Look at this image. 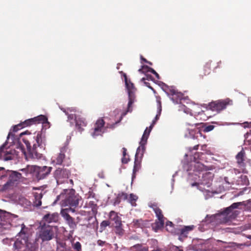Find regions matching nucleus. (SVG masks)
<instances>
[{"mask_svg": "<svg viewBox=\"0 0 251 251\" xmlns=\"http://www.w3.org/2000/svg\"><path fill=\"white\" fill-rule=\"evenodd\" d=\"M23 142L25 144L28 151V154H26L24 152L26 159H39L42 156V154L38 152V148L40 149H45L46 146V139L43 137L42 134L38 132L32 139L29 137L23 138L22 139Z\"/></svg>", "mask_w": 251, "mask_h": 251, "instance_id": "obj_1", "label": "nucleus"}, {"mask_svg": "<svg viewBox=\"0 0 251 251\" xmlns=\"http://www.w3.org/2000/svg\"><path fill=\"white\" fill-rule=\"evenodd\" d=\"M242 204V202H235L232 203L229 207H227L225 210L220 214H217L215 215H212L209 217L206 216V221L210 219V222L213 220L217 221L219 224H226L230 221V216L228 215L233 209L237 208L240 205Z\"/></svg>", "mask_w": 251, "mask_h": 251, "instance_id": "obj_2", "label": "nucleus"}, {"mask_svg": "<svg viewBox=\"0 0 251 251\" xmlns=\"http://www.w3.org/2000/svg\"><path fill=\"white\" fill-rule=\"evenodd\" d=\"M66 193L65 199L62 201V205L64 206H69V211L75 212L76 208L79 203V201L81 200V197L78 194L75 193L74 189H71L68 191Z\"/></svg>", "mask_w": 251, "mask_h": 251, "instance_id": "obj_3", "label": "nucleus"}, {"mask_svg": "<svg viewBox=\"0 0 251 251\" xmlns=\"http://www.w3.org/2000/svg\"><path fill=\"white\" fill-rule=\"evenodd\" d=\"M41 123L45 126H49L50 123L48 121V118L46 116L40 115L37 117H34L25 121L24 122L15 126L13 127V131L16 132L19 129H22L27 126H31L33 124Z\"/></svg>", "mask_w": 251, "mask_h": 251, "instance_id": "obj_4", "label": "nucleus"}, {"mask_svg": "<svg viewBox=\"0 0 251 251\" xmlns=\"http://www.w3.org/2000/svg\"><path fill=\"white\" fill-rule=\"evenodd\" d=\"M14 248L18 251H26L27 249L30 251H35L37 249L35 244L28 242L27 238H22L19 236L14 242Z\"/></svg>", "mask_w": 251, "mask_h": 251, "instance_id": "obj_5", "label": "nucleus"}, {"mask_svg": "<svg viewBox=\"0 0 251 251\" xmlns=\"http://www.w3.org/2000/svg\"><path fill=\"white\" fill-rule=\"evenodd\" d=\"M56 231V228L55 226L44 224L41 227L39 237L43 241L50 240L53 238Z\"/></svg>", "mask_w": 251, "mask_h": 251, "instance_id": "obj_6", "label": "nucleus"}, {"mask_svg": "<svg viewBox=\"0 0 251 251\" xmlns=\"http://www.w3.org/2000/svg\"><path fill=\"white\" fill-rule=\"evenodd\" d=\"M232 104V100L229 98L225 100H219L210 102L208 105V108L212 111L219 113L224 110L228 105Z\"/></svg>", "mask_w": 251, "mask_h": 251, "instance_id": "obj_7", "label": "nucleus"}, {"mask_svg": "<svg viewBox=\"0 0 251 251\" xmlns=\"http://www.w3.org/2000/svg\"><path fill=\"white\" fill-rule=\"evenodd\" d=\"M8 180L3 185L4 190L8 189L16 185L22 178V174L18 172L10 171L8 173Z\"/></svg>", "mask_w": 251, "mask_h": 251, "instance_id": "obj_8", "label": "nucleus"}, {"mask_svg": "<svg viewBox=\"0 0 251 251\" xmlns=\"http://www.w3.org/2000/svg\"><path fill=\"white\" fill-rule=\"evenodd\" d=\"M53 175L58 184H63L68 182L70 172L66 169L58 168L54 171Z\"/></svg>", "mask_w": 251, "mask_h": 251, "instance_id": "obj_9", "label": "nucleus"}, {"mask_svg": "<svg viewBox=\"0 0 251 251\" xmlns=\"http://www.w3.org/2000/svg\"><path fill=\"white\" fill-rule=\"evenodd\" d=\"M125 80L126 88L128 90V107H127V111H131L130 108L132 107V105L135 99V95H134V84L130 82L127 81V78L126 75L124 74Z\"/></svg>", "mask_w": 251, "mask_h": 251, "instance_id": "obj_10", "label": "nucleus"}, {"mask_svg": "<svg viewBox=\"0 0 251 251\" xmlns=\"http://www.w3.org/2000/svg\"><path fill=\"white\" fill-rule=\"evenodd\" d=\"M52 167L48 166H37L34 167V170L36 174V176L38 179H44L50 173Z\"/></svg>", "mask_w": 251, "mask_h": 251, "instance_id": "obj_11", "label": "nucleus"}, {"mask_svg": "<svg viewBox=\"0 0 251 251\" xmlns=\"http://www.w3.org/2000/svg\"><path fill=\"white\" fill-rule=\"evenodd\" d=\"M69 209H63L61 211V214L66 223L69 226L70 228L74 231L76 228L77 222L75 221V219L71 217L69 214Z\"/></svg>", "mask_w": 251, "mask_h": 251, "instance_id": "obj_12", "label": "nucleus"}, {"mask_svg": "<svg viewBox=\"0 0 251 251\" xmlns=\"http://www.w3.org/2000/svg\"><path fill=\"white\" fill-rule=\"evenodd\" d=\"M145 150H143L141 146L139 147L136 151V152L135 156L134 165L133 169V174H135L140 168L141 166V160H139V157L141 158L144 154V152Z\"/></svg>", "mask_w": 251, "mask_h": 251, "instance_id": "obj_13", "label": "nucleus"}, {"mask_svg": "<svg viewBox=\"0 0 251 251\" xmlns=\"http://www.w3.org/2000/svg\"><path fill=\"white\" fill-rule=\"evenodd\" d=\"M245 152L244 151H240L236 156V162L238 167L242 170V173H247L246 163H245Z\"/></svg>", "mask_w": 251, "mask_h": 251, "instance_id": "obj_14", "label": "nucleus"}, {"mask_svg": "<svg viewBox=\"0 0 251 251\" xmlns=\"http://www.w3.org/2000/svg\"><path fill=\"white\" fill-rule=\"evenodd\" d=\"M241 172H242V170L240 171L237 169H233L229 170L227 173V176H225L224 178L225 181L227 184H233L235 182L234 176Z\"/></svg>", "mask_w": 251, "mask_h": 251, "instance_id": "obj_15", "label": "nucleus"}, {"mask_svg": "<svg viewBox=\"0 0 251 251\" xmlns=\"http://www.w3.org/2000/svg\"><path fill=\"white\" fill-rule=\"evenodd\" d=\"M104 124L105 122L102 119L97 120V122L95 124L93 131L92 132L91 135L93 137L100 135Z\"/></svg>", "mask_w": 251, "mask_h": 251, "instance_id": "obj_16", "label": "nucleus"}, {"mask_svg": "<svg viewBox=\"0 0 251 251\" xmlns=\"http://www.w3.org/2000/svg\"><path fill=\"white\" fill-rule=\"evenodd\" d=\"M155 124V121H153L151 125L149 127V129L148 130V128H147L144 131V134L142 137L141 141L140 142V145L143 150H145V146L147 143V140L150 135V133L151 131V130Z\"/></svg>", "mask_w": 251, "mask_h": 251, "instance_id": "obj_17", "label": "nucleus"}, {"mask_svg": "<svg viewBox=\"0 0 251 251\" xmlns=\"http://www.w3.org/2000/svg\"><path fill=\"white\" fill-rule=\"evenodd\" d=\"M155 124V121H153L151 125L149 127V129L148 130V128H147L144 131V134L142 137L141 141L140 142V145L143 150H145V146L147 143V140L150 135V133L151 131V130Z\"/></svg>", "mask_w": 251, "mask_h": 251, "instance_id": "obj_18", "label": "nucleus"}, {"mask_svg": "<svg viewBox=\"0 0 251 251\" xmlns=\"http://www.w3.org/2000/svg\"><path fill=\"white\" fill-rule=\"evenodd\" d=\"M109 221L113 222V226L122 225L121 218L118 215V213L114 211H111L109 213Z\"/></svg>", "mask_w": 251, "mask_h": 251, "instance_id": "obj_19", "label": "nucleus"}, {"mask_svg": "<svg viewBox=\"0 0 251 251\" xmlns=\"http://www.w3.org/2000/svg\"><path fill=\"white\" fill-rule=\"evenodd\" d=\"M171 92V99L176 103H180L181 104V100H183V95L180 92H178L175 90H172Z\"/></svg>", "mask_w": 251, "mask_h": 251, "instance_id": "obj_20", "label": "nucleus"}, {"mask_svg": "<svg viewBox=\"0 0 251 251\" xmlns=\"http://www.w3.org/2000/svg\"><path fill=\"white\" fill-rule=\"evenodd\" d=\"M194 227V226H185L184 227L177 229V234L179 235V240H182V238L187 237L189 231L193 230Z\"/></svg>", "mask_w": 251, "mask_h": 251, "instance_id": "obj_21", "label": "nucleus"}, {"mask_svg": "<svg viewBox=\"0 0 251 251\" xmlns=\"http://www.w3.org/2000/svg\"><path fill=\"white\" fill-rule=\"evenodd\" d=\"M156 217L158 220V222H156V227L157 228H160L163 227L165 222V218L162 214V210L159 208L154 211Z\"/></svg>", "mask_w": 251, "mask_h": 251, "instance_id": "obj_22", "label": "nucleus"}, {"mask_svg": "<svg viewBox=\"0 0 251 251\" xmlns=\"http://www.w3.org/2000/svg\"><path fill=\"white\" fill-rule=\"evenodd\" d=\"M85 220L87 222V223L81 225L82 226H84L86 228H95L96 226H97L98 223L96 217L92 216H89L86 218Z\"/></svg>", "mask_w": 251, "mask_h": 251, "instance_id": "obj_23", "label": "nucleus"}, {"mask_svg": "<svg viewBox=\"0 0 251 251\" xmlns=\"http://www.w3.org/2000/svg\"><path fill=\"white\" fill-rule=\"evenodd\" d=\"M75 127L77 130L81 132L83 129L84 127L87 125V122L85 119L81 117L75 118Z\"/></svg>", "mask_w": 251, "mask_h": 251, "instance_id": "obj_24", "label": "nucleus"}, {"mask_svg": "<svg viewBox=\"0 0 251 251\" xmlns=\"http://www.w3.org/2000/svg\"><path fill=\"white\" fill-rule=\"evenodd\" d=\"M66 150L67 149L65 147L61 148L60 153L57 155L55 158L53 160V162L56 165H61L65 158V153Z\"/></svg>", "mask_w": 251, "mask_h": 251, "instance_id": "obj_25", "label": "nucleus"}, {"mask_svg": "<svg viewBox=\"0 0 251 251\" xmlns=\"http://www.w3.org/2000/svg\"><path fill=\"white\" fill-rule=\"evenodd\" d=\"M58 219V214L57 213L52 214L48 213L46 214L43 218L44 221L50 223L52 222H56Z\"/></svg>", "mask_w": 251, "mask_h": 251, "instance_id": "obj_26", "label": "nucleus"}, {"mask_svg": "<svg viewBox=\"0 0 251 251\" xmlns=\"http://www.w3.org/2000/svg\"><path fill=\"white\" fill-rule=\"evenodd\" d=\"M211 169V167L206 166L199 162H196L195 163L194 170L195 171L200 172L203 171H207V170Z\"/></svg>", "mask_w": 251, "mask_h": 251, "instance_id": "obj_27", "label": "nucleus"}, {"mask_svg": "<svg viewBox=\"0 0 251 251\" xmlns=\"http://www.w3.org/2000/svg\"><path fill=\"white\" fill-rule=\"evenodd\" d=\"M212 61H209L205 63L203 67V71L200 75V77L202 78L204 76L209 75L211 72V65Z\"/></svg>", "mask_w": 251, "mask_h": 251, "instance_id": "obj_28", "label": "nucleus"}, {"mask_svg": "<svg viewBox=\"0 0 251 251\" xmlns=\"http://www.w3.org/2000/svg\"><path fill=\"white\" fill-rule=\"evenodd\" d=\"M133 224L135 227L144 228L147 226L149 224V221L143 220L141 219L137 220H133Z\"/></svg>", "mask_w": 251, "mask_h": 251, "instance_id": "obj_29", "label": "nucleus"}, {"mask_svg": "<svg viewBox=\"0 0 251 251\" xmlns=\"http://www.w3.org/2000/svg\"><path fill=\"white\" fill-rule=\"evenodd\" d=\"M34 200L33 201L34 206L36 207H39L41 205L42 201L41 199L43 197V194L42 193H38L37 192H35L33 194Z\"/></svg>", "mask_w": 251, "mask_h": 251, "instance_id": "obj_30", "label": "nucleus"}, {"mask_svg": "<svg viewBox=\"0 0 251 251\" xmlns=\"http://www.w3.org/2000/svg\"><path fill=\"white\" fill-rule=\"evenodd\" d=\"M234 183L238 185H248L249 184V181L247 176L241 175L240 177L234 182Z\"/></svg>", "mask_w": 251, "mask_h": 251, "instance_id": "obj_31", "label": "nucleus"}, {"mask_svg": "<svg viewBox=\"0 0 251 251\" xmlns=\"http://www.w3.org/2000/svg\"><path fill=\"white\" fill-rule=\"evenodd\" d=\"M131 251H148V247L144 246L142 244H136L130 248Z\"/></svg>", "mask_w": 251, "mask_h": 251, "instance_id": "obj_32", "label": "nucleus"}, {"mask_svg": "<svg viewBox=\"0 0 251 251\" xmlns=\"http://www.w3.org/2000/svg\"><path fill=\"white\" fill-rule=\"evenodd\" d=\"M27 230L28 228H26L24 224H22L21 230L19 233V235L18 236H19L22 238H27L28 239L27 235Z\"/></svg>", "mask_w": 251, "mask_h": 251, "instance_id": "obj_33", "label": "nucleus"}, {"mask_svg": "<svg viewBox=\"0 0 251 251\" xmlns=\"http://www.w3.org/2000/svg\"><path fill=\"white\" fill-rule=\"evenodd\" d=\"M123 225L114 226L115 232L116 234L122 236L124 234V230L122 227Z\"/></svg>", "mask_w": 251, "mask_h": 251, "instance_id": "obj_34", "label": "nucleus"}, {"mask_svg": "<svg viewBox=\"0 0 251 251\" xmlns=\"http://www.w3.org/2000/svg\"><path fill=\"white\" fill-rule=\"evenodd\" d=\"M69 110H70V112H72V111L68 109L67 110H64L63 111L66 113V115H68V120L71 123L73 124V122L71 121L74 120L75 122V118H77L75 115L74 114H69Z\"/></svg>", "mask_w": 251, "mask_h": 251, "instance_id": "obj_35", "label": "nucleus"}, {"mask_svg": "<svg viewBox=\"0 0 251 251\" xmlns=\"http://www.w3.org/2000/svg\"><path fill=\"white\" fill-rule=\"evenodd\" d=\"M213 176V174L211 172H206L204 174L202 175V178L203 179V181L210 180L212 179Z\"/></svg>", "mask_w": 251, "mask_h": 251, "instance_id": "obj_36", "label": "nucleus"}, {"mask_svg": "<svg viewBox=\"0 0 251 251\" xmlns=\"http://www.w3.org/2000/svg\"><path fill=\"white\" fill-rule=\"evenodd\" d=\"M178 110L179 111H183L184 113L186 114H191V110L187 108L185 105L183 104H180L179 105V109Z\"/></svg>", "mask_w": 251, "mask_h": 251, "instance_id": "obj_37", "label": "nucleus"}, {"mask_svg": "<svg viewBox=\"0 0 251 251\" xmlns=\"http://www.w3.org/2000/svg\"><path fill=\"white\" fill-rule=\"evenodd\" d=\"M150 69L152 68L147 65H143L141 68L138 70V72L142 74H145L148 72H150Z\"/></svg>", "mask_w": 251, "mask_h": 251, "instance_id": "obj_38", "label": "nucleus"}, {"mask_svg": "<svg viewBox=\"0 0 251 251\" xmlns=\"http://www.w3.org/2000/svg\"><path fill=\"white\" fill-rule=\"evenodd\" d=\"M72 247L75 251H81V245L79 242L73 244Z\"/></svg>", "mask_w": 251, "mask_h": 251, "instance_id": "obj_39", "label": "nucleus"}, {"mask_svg": "<svg viewBox=\"0 0 251 251\" xmlns=\"http://www.w3.org/2000/svg\"><path fill=\"white\" fill-rule=\"evenodd\" d=\"M110 224V222L109 220H104L103 221L100 225V228L102 229V230L105 229V228L107 226H109Z\"/></svg>", "mask_w": 251, "mask_h": 251, "instance_id": "obj_40", "label": "nucleus"}, {"mask_svg": "<svg viewBox=\"0 0 251 251\" xmlns=\"http://www.w3.org/2000/svg\"><path fill=\"white\" fill-rule=\"evenodd\" d=\"M137 199L138 197L136 195H135L133 194H131L130 195L129 201L132 205H134V204L135 203V201Z\"/></svg>", "mask_w": 251, "mask_h": 251, "instance_id": "obj_41", "label": "nucleus"}, {"mask_svg": "<svg viewBox=\"0 0 251 251\" xmlns=\"http://www.w3.org/2000/svg\"><path fill=\"white\" fill-rule=\"evenodd\" d=\"M3 153H4V154L5 155L4 159H5V160H12L13 159V157H12V156L11 155V153H9L8 152V151H6L5 152L3 151Z\"/></svg>", "mask_w": 251, "mask_h": 251, "instance_id": "obj_42", "label": "nucleus"}, {"mask_svg": "<svg viewBox=\"0 0 251 251\" xmlns=\"http://www.w3.org/2000/svg\"><path fill=\"white\" fill-rule=\"evenodd\" d=\"M119 197L122 200H126L128 198V195L124 192H122L118 194Z\"/></svg>", "mask_w": 251, "mask_h": 251, "instance_id": "obj_43", "label": "nucleus"}, {"mask_svg": "<svg viewBox=\"0 0 251 251\" xmlns=\"http://www.w3.org/2000/svg\"><path fill=\"white\" fill-rule=\"evenodd\" d=\"M158 113L156 115V116L155 117V119L153 120V121H155V122L159 119L160 115V113H161V105L160 102H158Z\"/></svg>", "mask_w": 251, "mask_h": 251, "instance_id": "obj_44", "label": "nucleus"}, {"mask_svg": "<svg viewBox=\"0 0 251 251\" xmlns=\"http://www.w3.org/2000/svg\"><path fill=\"white\" fill-rule=\"evenodd\" d=\"M59 248L60 249H65L66 248H67L66 247V243L64 242H57V249Z\"/></svg>", "mask_w": 251, "mask_h": 251, "instance_id": "obj_45", "label": "nucleus"}, {"mask_svg": "<svg viewBox=\"0 0 251 251\" xmlns=\"http://www.w3.org/2000/svg\"><path fill=\"white\" fill-rule=\"evenodd\" d=\"M245 209L246 210L251 211V201L249 200L245 204Z\"/></svg>", "mask_w": 251, "mask_h": 251, "instance_id": "obj_46", "label": "nucleus"}, {"mask_svg": "<svg viewBox=\"0 0 251 251\" xmlns=\"http://www.w3.org/2000/svg\"><path fill=\"white\" fill-rule=\"evenodd\" d=\"M121 199L119 197V196L118 195L116 198L113 201V204L114 205H117L119 204L121 201Z\"/></svg>", "mask_w": 251, "mask_h": 251, "instance_id": "obj_47", "label": "nucleus"}, {"mask_svg": "<svg viewBox=\"0 0 251 251\" xmlns=\"http://www.w3.org/2000/svg\"><path fill=\"white\" fill-rule=\"evenodd\" d=\"M214 126L213 125H209L206 126L204 129V131L205 132H209L213 129Z\"/></svg>", "mask_w": 251, "mask_h": 251, "instance_id": "obj_48", "label": "nucleus"}, {"mask_svg": "<svg viewBox=\"0 0 251 251\" xmlns=\"http://www.w3.org/2000/svg\"><path fill=\"white\" fill-rule=\"evenodd\" d=\"M5 226L6 224L2 221V217L0 216V228H6V227Z\"/></svg>", "mask_w": 251, "mask_h": 251, "instance_id": "obj_49", "label": "nucleus"}, {"mask_svg": "<svg viewBox=\"0 0 251 251\" xmlns=\"http://www.w3.org/2000/svg\"><path fill=\"white\" fill-rule=\"evenodd\" d=\"M141 80L142 82H144V83L146 86H147L148 87L150 88L151 89H153V88L150 86V83L145 81L146 78L145 77L142 78Z\"/></svg>", "mask_w": 251, "mask_h": 251, "instance_id": "obj_50", "label": "nucleus"}, {"mask_svg": "<svg viewBox=\"0 0 251 251\" xmlns=\"http://www.w3.org/2000/svg\"><path fill=\"white\" fill-rule=\"evenodd\" d=\"M150 207H151V208H152V209L154 211V212L155 211V210H157V209H158L159 208L157 206V204H156V203H152V204H151L150 206Z\"/></svg>", "mask_w": 251, "mask_h": 251, "instance_id": "obj_51", "label": "nucleus"}, {"mask_svg": "<svg viewBox=\"0 0 251 251\" xmlns=\"http://www.w3.org/2000/svg\"><path fill=\"white\" fill-rule=\"evenodd\" d=\"M150 72L152 74H154L157 79H159V75L157 74V73L154 69H153L152 68V69H150Z\"/></svg>", "mask_w": 251, "mask_h": 251, "instance_id": "obj_52", "label": "nucleus"}, {"mask_svg": "<svg viewBox=\"0 0 251 251\" xmlns=\"http://www.w3.org/2000/svg\"><path fill=\"white\" fill-rule=\"evenodd\" d=\"M5 148V145H3L0 147V158L2 157L3 154V150Z\"/></svg>", "mask_w": 251, "mask_h": 251, "instance_id": "obj_53", "label": "nucleus"}, {"mask_svg": "<svg viewBox=\"0 0 251 251\" xmlns=\"http://www.w3.org/2000/svg\"><path fill=\"white\" fill-rule=\"evenodd\" d=\"M122 160V162L123 163L126 164V163H127L128 162L129 158H127L126 157V156H124V157H123Z\"/></svg>", "mask_w": 251, "mask_h": 251, "instance_id": "obj_54", "label": "nucleus"}, {"mask_svg": "<svg viewBox=\"0 0 251 251\" xmlns=\"http://www.w3.org/2000/svg\"><path fill=\"white\" fill-rule=\"evenodd\" d=\"M98 244L100 246H102L105 244V241H101L100 240H99L97 242Z\"/></svg>", "mask_w": 251, "mask_h": 251, "instance_id": "obj_55", "label": "nucleus"}, {"mask_svg": "<svg viewBox=\"0 0 251 251\" xmlns=\"http://www.w3.org/2000/svg\"><path fill=\"white\" fill-rule=\"evenodd\" d=\"M21 171L23 172L25 175L28 173V170L27 168H24L20 170Z\"/></svg>", "mask_w": 251, "mask_h": 251, "instance_id": "obj_56", "label": "nucleus"}, {"mask_svg": "<svg viewBox=\"0 0 251 251\" xmlns=\"http://www.w3.org/2000/svg\"><path fill=\"white\" fill-rule=\"evenodd\" d=\"M57 251H72L70 248L60 249L58 248Z\"/></svg>", "mask_w": 251, "mask_h": 251, "instance_id": "obj_57", "label": "nucleus"}, {"mask_svg": "<svg viewBox=\"0 0 251 251\" xmlns=\"http://www.w3.org/2000/svg\"><path fill=\"white\" fill-rule=\"evenodd\" d=\"M174 226V224H173L172 222H170V221H168L166 223V226L167 227L168 226H170L171 227H173Z\"/></svg>", "mask_w": 251, "mask_h": 251, "instance_id": "obj_58", "label": "nucleus"}, {"mask_svg": "<svg viewBox=\"0 0 251 251\" xmlns=\"http://www.w3.org/2000/svg\"><path fill=\"white\" fill-rule=\"evenodd\" d=\"M199 146V145H195V146H194L193 147V148H190V151H192V150H197L198 149Z\"/></svg>", "mask_w": 251, "mask_h": 251, "instance_id": "obj_59", "label": "nucleus"}, {"mask_svg": "<svg viewBox=\"0 0 251 251\" xmlns=\"http://www.w3.org/2000/svg\"><path fill=\"white\" fill-rule=\"evenodd\" d=\"M123 157L126 156V149L125 148H123Z\"/></svg>", "mask_w": 251, "mask_h": 251, "instance_id": "obj_60", "label": "nucleus"}, {"mask_svg": "<svg viewBox=\"0 0 251 251\" xmlns=\"http://www.w3.org/2000/svg\"><path fill=\"white\" fill-rule=\"evenodd\" d=\"M244 126L245 127H250V125H251V123H249L248 122H245L244 123Z\"/></svg>", "mask_w": 251, "mask_h": 251, "instance_id": "obj_61", "label": "nucleus"}, {"mask_svg": "<svg viewBox=\"0 0 251 251\" xmlns=\"http://www.w3.org/2000/svg\"><path fill=\"white\" fill-rule=\"evenodd\" d=\"M151 78H152L151 75H146V78H146V80L147 79V80H149L151 79Z\"/></svg>", "mask_w": 251, "mask_h": 251, "instance_id": "obj_62", "label": "nucleus"}, {"mask_svg": "<svg viewBox=\"0 0 251 251\" xmlns=\"http://www.w3.org/2000/svg\"><path fill=\"white\" fill-rule=\"evenodd\" d=\"M187 124L192 126H196L198 125V124H197V123H192V124L187 123Z\"/></svg>", "mask_w": 251, "mask_h": 251, "instance_id": "obj_63", "label": "nucleus"}, {"mask_svg": "<svg viewBox=\"0 0 251 251\" xmlns=\"http://www.w3.org/2000/svg\"><path fill=\"white\" fill-rule=\"evenodd\" d=\"M141 59L143 61H144L145 62H146V63H148V61L146 59L144 58L143 56H141Z\"/></svg>", "mask_w": 251, "mask_h": 251, "instance_id": "obj_64", "label": "nucleus"}]
</instances>
